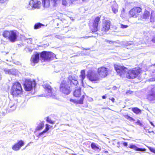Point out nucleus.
Instances as JSON below:
<instances>
[{
	"label": "nucleus",
	"mask_w": 155,
	"mask_h": 155,
	"mask_svg": "<svg viewBox=\"0 0 155 155\" xmlns=\"http://www.w3.org/2000/svg\"><path fill=\"white\" fill-rule=\"evenodd\" d=\"M68 80H63L59 86L60 91L65 95H68L71 91V87H74L78 84V82L75 77L70 75L67 78Z\"/></svg>",
	"instance_id": "nucleus-1"
},
{
	"label": "nucleus",
	"mask_w": 155,
	"mask_h": 155,
	"mask_svg": "<svg viewBox=\"0 0 155 155\" xmlns=\"http://www.w3.org/2000/svg\"><path fill=\"white\" fill-rule=\"evenodd\" d=\"M23 90L21 84L18 81L13 83L10 90V94L13 97H21L22 95Z\"/></svg>",
	"instance_id": "nucleus-2"
},
{
	"label": "nucleus",
	"mask_w": 155,
	"mask_h": 155,
	"mask_svg": "<svg viewBox=\"0 0 155 155\" xmlns=\"http://www.w3.org/2000/svg\"><path fill=\"white\" fill-rule=\"evenodd\" d=\"M81 88L80 87H79L75 89L73 92V94L74 97L78 98V99L77 100H74L71 98L70 99V102L74 104H83L84 99L85 97L84 95H83L79 99V97H80V96L81 95Z\"/></svg>",
	"instance_id": "nucleus-3"
},
{
	"label": "nucleus",
	"mask_w": 155,
	"mask_h": 155,
	"mask_svg": "<svg viewBox=\"0 0 155 155\" xmlns=\"http://www.w3.org/2000/svg\"><path fill=\"white\" fill-rule=\"evenodd\" d=\"M141 71V68L139 67L133 68L127 71L126 74V77L128 79H134L140 75Z\"/></svg>",
	"instance_id": "nucleus-4"
},
{
	"label": "nucleus",
	"mask_w": 155,
	"mask_h": 155,
	"mask_svg": "<svg viewBox=\"0 0 155 155\" xmlns=\"http://www.w3.org/2000/svg\"><path fill=\"white\" fill-rule=\"evenodd\" d=\"M2 35L3 37L12 42H15L17 38L16 32L14 30H5L3 31Z\"/></svg>",
	"instance_id": "nucleus-5"
},
{
	"label": "nucleus",
	"mask_w": 155,
	"mask_h": 155,
	"mask_svg": "<svg viewBox=\"0 0 155 155\" xmlns=\"http://www.w3.org/2000/svg\"><path fill=\"white\" fill-rule=\"evenodd\" d=\"M40 54L41 59L44 62L50 61L56 57L55 55L50 51H43L41 52Z\"/></svg>",
	"instance_id": "nucleus-6"
},
{
	"label": "nucleus",
	"mask_w": 155,
	"mask_h": 155,
	"mask_svg": "<svg viewBox=\"0 0 155 155\" xmlns=\"http://www.w3.org/2000/svg\"><path fill=\"white\" fill-rule=\"evenodd\" d=\"M142 12V9L141 7L135 6L130 10L128 14L130 18H137Z\"/></svg>",
	"instance_id": "nucleus-7"
},
{
	"label": "nucleus",
	"mask_w": 155,
	"mask_h": 155,
	"mask_svg": "<svg viewBox=\"0 0 155 155\" xmlns=\"http://www.w3.org/2000/svg\"><path fill=\"white\" fill-rule=\"evenodd\" d=\"M114 68L117 74L120 77H123L124 76L127 69V68L116 64L114 65Z\"/></svg>",
	"instance_id": "nucleus-8"
},
{
	"label": "nucleus",
	"mask_w": 155,
	"mask_h": 155,
	"mask_svg": "<svg viewBox=\"0 0 155 155\" xmlns=\"http://www.w3.org/2000/svg\"><path fill=\"white\" fill-rule=\"evenodd\" d=\"M35 85L36 82L35 80H25L24 84V86L26 91H30L32 90L33 86H35Z\"/></svg>",
	"instance_id": "nucleus-9"
},
{
	"label": "nucleus",
	"mask_w": 155,
	"mask_h": 155,
	"mask_svg": "<svg viewBox=\"0 0 155 155\" xmlns=\"http://www.w3.org/2000/svg\"><path fill=\"white\" fill-rule=\"evenodd\" d=\"M97 73L102 78L105 77L108 74L107 69L104 67L99 68L97 69Z\"/></svg>",
	"instance_id": "nucleus-10"
},
{
	"label": "nucleus",
	"mask_w": 155,
	"mask_h": 155,
	"mask_svg": "<svg viewBox=\"0 0 155 155\" xmlns=\"http://www.w3.org/2000/svg\"><path fill=\"white\" fill-rule=\"evenodd\" d=\"M29 5L33 8L39 9L41 6V3L39 0H31L29 2Z\"/></svg>",
	"instance_id": "nucleus-11"
},
{
	"label": "nucleus",
	"mask_w": 155,
	"mask_h": 155,
	"mask_svg": "<svg viewBox=\"0 0 155 155\" xmlns=\"http://www.w3.org/2000/svg\"><path fill=\"white\" fill-rule=\"evenodd\" d=\"M87 76L89 80L91 81H95L97 80L96 73L92 71H89L87 72Z\"/></svg>",
	"instance_id": "nucleus-12"
},
{
	"label": "nucleus",
	"mask_w": 155,
	"mask_h": 155,
	"mask_svg": "<svg viewBox=\"0 0 155 155\" xmlns=\"http://www.w3.org/2000/svg\"><path fill=\"white\" fill-rule=\"evenodd\" d=\"M111 22L108 20H106L103 23V25L101 28V31L106 32L108 31L110 29Z\"/></svg>",
	"instance_id": "nucleus-13"
},
{
	"label": "nucleus",
	"mask_w": 155,
	"mask_h": 155,
	"mask_svg": "<svg viewBox=\"0 0 155 155\" xmlns=\"http://www.w3.org/2000/svg\"><path fill=\"white\" fill-rule=\"evenodd\" d=\"M24 141L22 140H20L12 146V149L15 151L18 150L21 147L24 145Z\"/></svg>",
	"instance_id": "nucleus-14"
},
{
	"label": "nucleus",
	"mask_w": 155,
	"mask_h": 155,
	"mask_svg": "<svg viewBox=\"0 0 155 155\" xmlns=\"http://www.w3.org/2000/svg\"><path fill=\"white\" fill-rule=\"evenodd\" d=\"M147 99L150 101L155 100V88H152L147 96Z\"/></svg>",
	"instance_id": "nucleus-15"
},
{
	"label": "nucleus",
	"mask_w": 155,
	"mask_h": 155,
	"mask_svg": "<svg viewBox=\"0 0 155 155\" xmlns=\"http://www.w3.org/2000/svg\"><path fill=\"white\" fill-rule=\"evenodd\" d=\"M150 15V12L148 11L145 10L144 11L143 15H141L140 18H138L139 20H143V19H146L149 18Z\"/></svg>",
	"instance_id": "nucleus-16"
},
{
	"label": "nucleus",
	"mask_w": 155,
	"mask_h": 155,
	"mask_svg": "<svg viewBox=\"0 0 155 155\" xmlns=\"http://www.w3.org/2000/svg\"><path fill=\"white\" fill-rule=\"evenodd\" d=\"M39 55L40 54L36 52L35 54L33 57L32 58V61L34 63H38L39 61Z\"/></svg>",
	"instance_id": "nucleus-17"
},
{
	"label": "nucleus",
	"mask_w": 155,
	"mask_h": 155,
	"mask_svg": "<svg viewBox=\"0 0 155 155\" xmlns=\"http://www.w3.org/2000/svg\"><path fill=\"white\" fill-rule=\"evenodd\" d=\"M129 148L132 149L136 151H145L146 149L145 148H140L137 147L136 146L134 145L131 144L129 146Z\"/></svg>",
	"instance_id": "nucleus-18"
},
{
	"label": "nucleus",
	"mask_w": 155,
	"mask_h": 155,
	"mask_svg": "<svg viewBox=\"0 0 155 155\" xmlns=\"http://www.w3.org/2000/svg\"><path fill=\"white\" fill-rule=\"evenodd\" d=\"M44 126V122L42 121L40 122L37 126L35 129L36 131H39L43 129Z\"/></svg>",
	"instance_id": "nucleus-19"
},
{
	"label": "nucleus",
	"mask_w": 155,
	"mask_h": 155,
	"mask_svg": "<svg viewBox=\"0 0 155 155\" xmlns=\"http://www.w3.org/2000/svg\"><path fill=\"white\" fill-rule=\"evenodd\" d=\"M43 87L45 90L47 91L48 93H51L52 88L50 85L48 84H46L44 85Z\"/></svg>",
	"instance_id": "nucleus-20"
},
{
	"label": "nucleus",
	"mask_w": 155,
	"mask_h": 155,
	"mask_svg": "<svg viewBox=\"0 0 155 155\" xmlns=\"http://www.w3.org/2000/svg\"><path fill=\"white\" fill-rule=\"evenodd\" d=\"M112 10L114 14H116L118 12V6L117 4H114L111 7Z\"/></svg>",
	"instance_id": "nucleus-21"
},
{
	"label": "nucleus",
	"mask_w": 155,
	"mask_h": 155,
	"mask_svg": "<svg viewBox=\"0 0 155 155\" xmlns=\"http://www.w3.org/2000/svg\"><path fill=\"white\" fill-rule=\"evenodd\" d=\"M132 110L134 113L137 114H140L141 113V110L140 109L137 107H134L132 108Z\"/></svg>",
	"instance_id": "nucleus-22"
},
{
	"label": "nucleus",
	"mask_w": 155,
	"mask_h": 155,
	"mask_svg": "<svg viewBox=\"0 0 155 155\" xmlns=\"http://www.w3.org/2000/svg\"><path fill=\"white\" fill-rule=\"evenodd\" d=\"M43 6L44 7H47L50 6V0H41Z\"/></svg>",
	"instance_id": "nucleus-23"
},
{
	"label": "nucleus",
	"mask_w": 155,
	"mask_h": 155,
	"mask_svg": "<svg viewBox=\"0 0 155 155\" xmlns=\"http://www.w3.org/2000/svg\"><path fill=\"white\" fill-rule=\"evenodd\" d=\"M44 25L40 22L37 23L35 24L34 26L35 29H37L40 28L42 26H44Z\"/></svg>",
	"instance_id": "nucleus-24"
},
{
	"label": "nucleus",
	"mask_w": 155,
	"mask_h": 155,
	"mask_svg": "<svg viewBox=\"0 0 155 155\" xmlns=\"http://www.w3.org/2000/svg\"><path fill=\"white\" fill-rule=\"evenodd\" d=\"M85 73L84 70H82L81 71V74L80 77L81 78V81H83L85 78Z\"/></svg>",
	"instance_id": "nucleus-25"
},
{
	"label": "nucleus",
	"mask_w": 155,
	"mask_h": 155,
	"mask_svg": "<svg viewBox=\"0 0 155 155\" xmlns=\"http://www.w3.org/2000/svg\"><path fill=\"white\" fill-rule=\"evenodd\" d=\"M50 128L53 129V128L52 126H50L48 124H45V129L44 130L46 132L48 131Z\"/></svg>",
	"instance_id": "nucleus-26"
},
{
	"label": "nucleus",
	"mask_w": 155,
	"mask_h": 155,
	"mask_svg": "<svg viewBox=\"0 0 155 155\" xmlns=\"http://www.w3.org/2000/svg\"><path fill=\"white\" fill-rule=\"evenodd\" d=\"M124 117L125 118H126L127 119L129 120V121H135V119L134 118H133L132 117H130L127 114L124 115Z\"/></svg>",
	"instance_id": "nucleus-27"
},
{
	"label": "nucleus",
	"mask_w": 155,
	"mask_h": 155,
	"mask_svg": "<svg viewBox=\"0 0 155 155\" xmlns=\"http://www.w3.org/2000/svg\"><path fill=\"white\" fill-rule=\"evenodd\" d=\"M46 120L48 122L51 124H54L55 123V121L51 120L49 117H46Z\"/></svg>",
	"instance_id": "nucleus-28"
},
{
	"label": "nucleus",
	"mask_w": 155,
	"mask_h": 155,
	"mask_svg": "<svg viewBox=\"0 0 155 155\" xmlns=\"http://www.w3.org/2000/svg\"><path fill=\"white\" fill-rule=\"evenodd\" d=\"M128 26V25H124L123 24L120 25V28L123 29L126 28H127Z\"/></svg>",
	"instance_id": "nucleus-29"
},
{
	"label": "nucleus",
	"mask_w": 155,
	"mask_h": 155,
	"mask_svg": "<svg viewBox=\"0 0 155 155\" xmlns=\"http://www.w3.org/2000/svg\"><path fill=\"white\" fill-rule=\"evenodd\" d=\"M148 148L151 152H153L155 153V149L152 148L150 147H148Z\"/></svg>",
	"instance_id": "nucleus-30"
},
{
	"label": "nucleus",
	"mask_w": 155,
	"mask_h": 155,
	"mask_svg": "<svg viewBox=\"0 0 155 155\" xmlns=\"http://www.w3.org/2000/svg\"><path fill=\"white\" fill-rule=\"evenodd\" d=\"M91 147L93 149H95L97 147L94 143H92L91 145Z\"/></svg>",
	"instance_id": "nucleus-31"
},
{
	"label": "nucleus",
	"mask_w": 155,
	"mask_h": 155,
	"mask_svg": "<svg viewBox=\"0 0 155 155\" xmlns=\"http://www.w3.org/2000/svg\"><path fill=\"white\" fill-rule=\"evenodd\" d=\"M45 133H46L45 131L44 130H43L42 132L39 133L38 136H40Z\"/></svg>",
	"instance_id": "nucleus-32"
},
{
	"label": "nucleus",
	"mask_w": 155,
	"mask_h": 155,
	"mask_svg": "<svg viewBox=\"0 0 155 155\" xmlns=\"http://www.w3.org/2000/svg\"><path fill=\"white\" fill-rule=\"evenodd\" d=\"M106 41L110 44H112L114 43V41H113L107 40Z\"/></svg>",
	"instance_id": "nucleus-33"
},
{
	"label": "nucleus",
	"mask_w": 155,
	"mask_h": 155,
	"mask_svg": "<svg viewBox=\"0 0 155 155\" xmlns=\"http://www.w3.org/2000/svg\"><path fill=\"white\" fill-rule=\"evenodd\" d=\"M137 123L140 126H142V123H141L140 121L139 120H138L137 121Z\"/></svg>",
	"instance_id": "nucleus-34"
},
{
	"label": "nucleus",
	"mask_w": 155,
	"mask_h": 155,
	"mask_svg": "<svg viewBox=\"0 0 155 155\" xmlns=\"http://www.w3.org/2000/svg\"><path fill=\"white\" fill-rule=\"evenodd\" d=\"M152 76L155 79V70H154L152 74Z\"/></svg>",
	"instance_id": "nucleus-35"
},
{
	"label": "nucleus",
	"mask_w": 155,
	"mask_h": 155,
	"mask_svg": "<svg viewBox=\"0 0 155 155\" xmlns=\"http://www.w3.org/2000/svg\"><path fill=\"white\" fill-rule=\"evenodd\" d=\"M132 92V91H128L126 92V94H131Z\"/></svg>",
	"instance_id": "nucleus-36"
},
{
	"label": "nucleus",
	"mask_w": 155,
	"mask_h": 155,
	"mask_svg": "<svg viewBox=\"0 0 155 155\" xmlns=\"http://www.w3.org/2000/svg\"><path fill=\"white\" fill-rule=\"evenodd\" d=\"M109 99L111 100L113 103H114L115 101V99L114 97H112L111 98H109Z\"/></svg>",
	"instance_id": "nucleus-37"
},
{
	"label": "nucleus",
	"mask_w": 155,
	"mask_h": 155,
	"mask_svg": "<svg viewBox=\"0 0 155 155\" xmlns=\"http://www.w3.org/2000/svg\"><path fill=\"white\" fill-rule=\"evenodd\" d=\"M151 41L153 43H155V36H154L153 37Z\"/></svg>",
	"instance_id": "nucleus-38"
},
{
	"label": "nucleus",
	"mask_w": 155,
	"mask_h": 155,
	"mask_svg": "<svg viewBox=\"0 0 155 155\" xmlns=\"http://www.w3.org/2000/svg\"><path fill=\"white\" fill-rule=\"evenodd\" d=\"M94 23H95V24H96V22H94V27L96 28V29L94 31H92V32H96V31H97V26L96 25H94Z\"/></svg>",
	"instance_id": "nucleus-39"
},
{
	"label": "nucleus",
	"mask_w": 155,
	"mask_h": 155,
	"mask_svg": "<svg viewBox=\"0 0 155 155\" xmlns=\"http://www.w3.org/2000/svg\"><path fill=\"white\" fill-rule=\"evenodd\" d=\"M123 144L124 146H125V147L127 146L128 145L127 143L126 142H124L123 143Z\"/></svg>",
	"instance_id": "nucleus-40"
},
{
	"label": "nucleus",
	"mask_w": 155,
	"mask_h": 155,
	"mask_svg": "<svg viewBox=\"0 0 155 155\" xmlns=\"http://www.w3.org/2000/svg\"><path fill=\"white\" fill-rule=\"evenodd\" d=\"M7 0H0V2L2 3H4Z\"/></svg>",
	"instance_id": "nucleus-41"
},
{
	"label": "nucleus",
	"mask_w": 155,
	"mask_h": 155,
	"mask_svg": "<svg viewBox=\"0 0 155 155\" xmlns=\"http://www.w3.org/2000/svg\"><path fill=\"white\" fill-rule=\"evenodd\" d=\"M101 17V16L100 15L97 17V22L100 20V18Z\"/></svg>",
	"instance_id": "nucleus-42"
},
{
	"label": "nucleus",
	"mask_w": 155,
	"mask_h": 155,
	"mask_svg": "<svg viewBox=\"0 0 155 155\" xmlns=\"http://www.w3.org/2000/svg\"><path fill=\"white\" fill-rule=\"evenodd\" d=\"M54 4H56L57 2L59 1V0H52Z\"/></svg>",
	"instance_id": "nucleus-43"
},
{
	"label": "nucleus",
	"mask_w": 155,
	"mask_h": 155,
	"mask_svg": "<svg viewBox=\"0 0 155 155\" xmlns=\"http://www.w3.org/2000/svg\"><path fill=\"white\" fill-rule=\"evenodd\" d=\"M106 97H107L106 94H105L104 95H103L102 96V98L103 99H104L106 98Z\"/></svg>",
	"instance_id": "nucleus-44"
},
{
	"label": "nucleus",
	"mask_w": 155,
	"mask_h": 155,
	"mask_svg": "<svg viewBox=\"0 0 155 155\" xmlns=\"http://www.w3.org/2000/svg\"><path fill=\"white\" fill-rule=\"evenodd\" d=\"M150 123L152 126H153L154 127H155V126H154V125H153V124L152 122L150 121Z\"/></svg>",
	"instance_id": "nucleus-45"
},
{
	"label": "nucleus",
	"mask_w": 155,
	"mask_h": 155,
	"mask_svg": "<svg viewBox=\"0 0 155 155\" xmlns=\"http://www.w3.org/2000/svg\"><path fill=\"white\" fill-rule=\"evenodd\" d=\"M103 152L104 153H108V151H107V150L103 151Z\"/></svg>",
	"instance_id": "nucleus-46"
},
{
	"label": "nucleus",
	"mask_w": 155,
	"mask_h": 155,
	"mask_svg": "<svg viewBox=\"0 0 155 155\" xmlns=\"http://www.w3.org/2000/svg\"><path fill=\"white\" fill-rule=\"evenodd\" d=\"M153 66H155V63L153 64Z\"/></svg>",
	"instance_id": "nucleus-47"
},
{
	"label": "nucleus",
	"mask_w": 155,
	"mask_h": 155,
	"mask_svg": "<svg viewBox=\"0 0 155 155\" xmlns=\"http://www.w3.org/2000/svg\"><path fill=\"white\" fill-rule=\"evenodd\" d=\"M151 132H153V133H154V132H153V131H151Z\"/></svg>",
	"instance_id": "nucleus-48"
}]
</instances>
